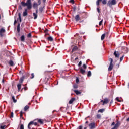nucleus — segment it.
<instances>
[{"mask_svg": "<svg viewBox=\"0 0 129 129\" xmlns=\"http://www.w3.org/2000/svg\"><path fill=\"white\" fill-rule=\"evenodd\" d=\"M101 102L103 103V105H104V104H107L109 102L108 99L105 98L104 100H101Z\"/></svg>", "mask_w": 129, "mask_h": 129, "instance_id": "7", "label": "nucleus"}, {"mask_svg": "<svg viewBox=\"0 0 129 129\" xmlns=\"http://www.w3.org/2000/svg\"><path fill=\"white\" fill-rule=\"evenodd\" d=\"M39 5H41V1H38Z\"/></svg>", "mask_w": 129, "mask_h": 129, "instance_id": "56", "label": "nucleus"}, {"mask_svg": "<svg viewBox=\"0 0 129 129\" xmlns=\"http://www.w3.org/2000/svg\"><path fill=\"white\" fill-rule=\"evenodd\" d=\"M104 38H105V34H103V35H102L101 38L102 41H103V40H104Z\"/></svg>", "mask_w": 129, "mask_h": 129, "instance_id": "23", "label": "nucleus"}, {"mask_svg": "<svg viewBox=\"0 0 129 129\" xmlns=\"http://www.w3.org/2000/svg\"><path fill=\"white\" fill-rule=\"evenodd\" d=\"M74 88H77L78 87V86L76 84L73 85Z\"/></svg>", "mask_w": 129, "mask_h": 129, "instance_id": "40", "label": "nucleus"}, {"mask_svg": "<svg viewBox=\"0 0 129 129\" xmlns=\"http://www.w3.org/2000/svg\"><path fill=\"white\" fill-rule=\"evenodd\" d=\"M83 68H84V69H86V65L85 64L83 65Z\"/></svg>", "mask_w": 129, "mask_h": 129, "instance_id": "44", "label": "nucleus"}, {"mask_svg": "<svg viewBox=\"0 0 129 129\" xmlns=\"http://www.w3.org/2000/svg\"><path fill=\"white\" fill-rule=\"evenodd\" d=\"M109 60L110 61V63L108 68V71H111L112 70V69L113 68V64H112V62H113V59H112V58H110Z\"/></svg>", "mask_w": 129, "mask_h": 129, "instance_id": "1", "label": "nucleus"}, {"mask_svg": "<svg viewBox=\"0 0 129 129\" xmlns=\"http://www.w3.org/2000/svg\"><path fill=\"white\" fill-rule=\"evenodd\" d=\"M28 15V10L27 9H25V11L23 12V17H26Z\"/></svg>", "mask_w": 129, "mask_h": 129, "instance_id": "15", "label": "nucleus"}, {"mask_svg": "<svg viewBox=\"0 0 129 129\" xmlns=\"http://www.w3.org/2000/svg\"><path fill=\"white\" fill-rule=\"evenodd\" d=\"M74 91L77 95H79V94H81V92H80L77 90H74Z\"/></svg>", "mask_w": 129, "mask_h": 129, "instance_id": "16", "label": "nucleus"}, {"mask_svg": "<svg viewBox=\"0 0 129 129\" xmlns=\"http://www.w3.org/2000/svg\"><path fill=\"white\" fill-rule=\"evenodd\" d=\"M79 129H82V126H79Z\"/></svg>", "mask_w": 129, "mask_h": 129, "instance_id": "54", "label": "nucleus"}, {"mask_svg": "<svg viewBox=\"0 0 129 129\" xmlns=\"http://www.w3.org/2000/svg\"><path fill=\"white\" fill-rule=\"evenodd\" d=\"M17 24V20H15L14 22V25H16Z\"/></svg>", "mask_w": 129, "mask_h": 129, "instance_id": "50", "label": "nucleus"}, {"mask_svg": "<svg viewBox=\"0 0 129 129\" xmlns=\"http://www.w3.org/2000/svg\"><path fill=\"white\" fill-rule=\"evenodd\" d=\"M118 126H119V123L117 122L116 124H115V126L111 129H117L118 128Z\"/></svg>", "mask_w": 129, "mask_h": 129, "instance_id": "11", "label": "nucleus"}, {"mask_svg": "<svg viewBox=\"0 0 129 129\" xmlns=\"http://www.w3.org/2000/svg\"><path fill=\"white\" fill-rule=\"evenodd\" d=\"M78 49V48L77 47V46H75L72 49V52H73V51H75V50H77Z\"/></svg>", "mask_w": 129, "mask_h": 129, "instance_id": "29", "label": "nucleus"}, {"mask_svg": "<svg viewBox=\"0 0 129 129\" xmlns=\"http://www.w3.org/2000/svg\"><path fill=\"white\" fill-rule=\"evenodd\" d=\"M116 100L117 101H118L119 102H120L121 101H120V100H119V97H117L116 98Z\"/></svg>", "mask_w": 129, "mask_h": 129, "instance_id": "47", "label": "nucleus"}, {"mask_svg": "<svg viewBox=\"0 0 129 129\" xmlns=\"http://www.w3.org/2000/svg\"><path fill=\"white\" fill-rule=\"evenodd\" d=\"M84 129H86V127H84Z\"/></svg>", "mask_w": 129, "mask_h": 129, "instance_id": "62", "label": "nucleus"}, {"mask_svg": "<svg viewBox=\"0 0 129 129\" xmlns=\"http://www.w3.org/2000/svg\"><path fill=\"white\" fill-rule=\"evenodd\" d=\"M33 125L37 126V125H38V123L33 122Z\"/></svg>", "mask_w": 129, "mask_h": 129, "instance_id": "45", "label": "nucleus"}, {"mask_svg": "<svg viewBox=\"0 0 129 129\" xmlns=\"http://www.w3.org/2000/svg\"><path fill=\"white\" fill-rule=\"evenodd\" d=\"M97 11L99 13V14H100V10L99 9V8H97Z\"/></svg>", "mask_w": 129, "mask_h": 129, "instance_id": "46", "label": "nucleus"}, {"mask_svg": "<svg viewBox=\"0 0 129 129\" xmlns=\"http://www.w3.org/2000/svg\"><path fill=\"white\" fill-rule=\"evenodd\" d=\"M33 125H34V121H31L28 125V128L32 129Z\"/></svg>", "mask_w": 129, "mask_h": 129, "instance_id": "8", "label": "nucleus"}, {"mask_svg": "<svg viewBox=\"0 0 129 129\" xmlns=\"http://www.w3.org/2000/svg\"><path fill=\"white\" fill-rule=\"evenodd\" d=\"M27 37H28V38H31V37H32V34L31 33H29L27 35Z\"/></svg>", "mask_w": 129, "mask_h": 129, "instance_id": "36", "label": "nucleus"}, {"mask_svg": "<svg viewBox=\"0 0 129 129\" xmlns=\"http://www.w3.org/2000/svg\"><path fill=\"white\" fill-rule=\"evenodd\" d=\"M82 64V62L81 61H80L78 63L79 67H80L81 66V64Z\"/></svg>", "mask_w": 129, "mask_h": 129, "instance_id": "42", "label": "nucleus"}, {"mask_svg": "<svg viewBox=\"0 0 129 129\" xmlns=\"http://www.w3.org/2000/svg\"><path fill=\"white\" fill-rule=\"evenodd\" d=\"M128 52V48L127 47H122L121 52L124 54H126Z\"/></svg>", "mask_w": 129, "mask_h": 129, "instance_id": "4", "label": "nucleus"}, {"mask_svg": "<svg viewBox=\"0 0 129 129\" xmlns=\"http://www.w3.org/2000/svg\"><path fill=\"white\" fill-rule=\"evenodd\" d=\"M21 41H22V42H24V41H25V36L22 35L21 37Z\"/></svg>", "mask_w": 129, "mask_h": 129, "instance_id": "21", "label": "nucleus"}, {"mask_svg": "<svg viewBox=\"0 0 129 129\" xmlns=\"http://www.w3.org/2000/svg\"><path fill=\"white\" fill-rule=\"evenodd\" d=\"M23 117V112L21 111L20 112V117Z\"/></svg>", "mask_w": 129, "mask_h": 129, "instance_id": "48", "label": "nucleus"}, {"mask_svg": "<svg viewBox=\"0 0 129 129\" xmlns=\"http://www.w3.org/2000/svg\"><path fill=\"white\" fill-rule=\"evenodd\" d=\"M87 76H88L89 77H90V76H91V71H89L87 74Z\"/></svg>", "mask_w": 129, "mask_h": 129, "instance_id": "27", "label": "nucleus"}, {"mask_svg": "<svg viewBox=\"0 0 129 129\" xmlns=\"http://www.w3.org/2000/svg\"><path fill=\"white\" fill-rule=\"evenodd\" d=\"M48 41H50V42H52V41H53V37L50 36L49 37H48Z\"/></svg>", "mask_w": 129, "mask_h": 129, "instance_id": "26", "label": "nucleus"}, {"mask_svg": "<svg viewBox=\"0 0 129 129\" xmlns=\"http://www.w3.org/2000/svg\"><path fill=\"white\" fill-rule=\"evenodd\" d=\"M2 83H5V80L3 79L2 81Z\"/></svg>", "mask_w": 129, "mask_h": 129, "instance_id": "52", "label": "nucleus"}, {"mask_svg": "<svg viewBox=\"0 0 129 129\" xmlns=\"http://www.w3.org/2000/svg\"><path fill=\"white\" fill-rule=\"evenodd\" d=\"M23 81H24V78H21L20 81H19V82L20 83H23Z\"/></svg>", "mask_w": 129, "mask_h": 129, "instance_id": "30", "label": "nucleus"}, {"mask_svg": "<svg viewBox=\"0 0 129 129\" xmlns=\"http://www.w3.org/2000/svg\"><path fill=\"white\" fill-rule=\"evenodd\" d=\"M98 118H99L100 117V115H97Z\"/></svg>", "mask_w": 129, "mask_h": 129, "instance_id": "57", "label": "nucleus"}, {"mask_svg": "<svg viewBox=\"0 0 129 129\" xmlns=\"http://www.w3.org/2000/svg\"><path fill=\"white\" fill-rule=\"evenodd\" d=\"M34 73H32V74H31V79H33V78H34Z\"/></svg>", "mask_w": 129, "mask_h": 129, "instance_id": "37", "label": "nucleus"}, {"mask_svg": "<svg viewBox=\"0 0 129 129\" xmlns=\"http://www.w3.org/2000/svg\"><path fill=\"white\" fill-rule=\"evenodd\" d=\"M20 129H24V125L23 124H21L20 125Z\"/></svg>", "mask_w": 129, "mask_h": 129, "instance_id": "39", "label": "nucleus"}, {"mask_svg": "<svg viewBox=\"0 0 129 129\" xmlns=\"http://www.w3.org/2000/svg\"><path fill=\"white\" fill-rule=\"evenodd\" d=\"M28 109H29V106L26 105L24 108V111H27V110H28Z\"/></svg>", "mask_w": 129, "mask_h": 129, "instance_id": "22", "label": "nucleus"}, {"mask_svg": "<svg viewBox=\"0 0 129 129\" xmlns=\"http://www.w3.org/2000/svg\"><path fill=\"white\" fill-rule=\"evenodd\" d=\"M12 99L13 100V102H14L15 103L17 102V100L15 99V96H12Z\"/></svg>", "mask_w": 129, "mask_h": 129, "instance_id": "28", "label": "nucleus"}, {"mask_svg": "<svg viewBox=\"0 0 129 129\" xmlns=\"http://www.w3.org/2000/svg\"><path fill=\"white\" fill-rule=\"evenodd\" d=\"M34 20H36L38 18V14L37 13H33V14Z\"/></svg>", "mask_w": 129, "mask_h": 129, "instance_id": "20", "label": "nucleus"}, {"mask_svg": "<svg viewBox=\"0 0 129 129\" xmlns=\"http://www.w3.org/2000/svg\"><path fill=\"white\" fill-rule=\"evenodd\" d=\"M76 83H78V82H79V79H78V78H76Z\"/></svg>", "mask_w": 129, "mask_h": 129, "instance_id": "41", "label": "nucleus"}, {"mask_svg": "<svg viewBox=\"0 0 129 129\" xmlns=\"http://www.w3.org/2000/svg\"><path fill=\"white\" fill-rule=\"evenodd\" d=\"M37 122H39V123H40V124H43V123H44V121L42 120V119H37Z\"/></svg>", "mask_w": 129, "mask_h": 129, "instance_id": "14", "label": "nucleus"}, {"mask_svg": "<svg viewBox=\"0 0 129 129\" xmlns=\"http://www.w3.org/2000/svg\"><path fill=\"white\" fill-rule=\"evenodd\" d=\"M113 103V100H111V102H110V104H112Z\"/></svg>", "mask_w": 129, "mask_h": 129, "instance_id": "55", "label": "nucleus"}, {"mask_svg": "<svg viewBox=\"0 0 129 129\" xmlns=\"http://www.w3.org/2000/svg\"><path fill=\"white\" fill-rule=\"evenodd\" d=\"M123 57H124V55H123L122 57L120 58V62H121V61L123 60Z\"/></svg>", "mask_w": 129, "mask_h": 129, "instance_id": "35", "label": "nucleus"}, {"mask_svg": "<svg viewBox=\"0 0 129 129\" xmlns=\"http://www.w3.org/2000/svg\"><path fill=\"white\" fill-rule=\"evenodd\" d=\"M26 6H27L28 10H31V9H32V3L31 2V0H27Z\"/></svg>", "mask_w": 129, "mask_h": 129, "instance_id": "3", "label": "nucleus"}, {"mask_svg": "<svg viewBox=\"0 0 129 129\" xmlns=\"http://www.w3.org/2000/svg\"><path fill=\"white\" fill-rule=\"evenodd\" d=\"M85 123H88V121H86Z\"/></svg>", "mask_w": 129, "mask_h": 129, "instance_id": "60", "label": "nucleus"}, {"mask_svg": "<svg viewBox=\"0 0 129 129\" xmlns=\"http://www.w3.org/2000/svg\"><path fill=\"white\" fill-rule=\"evenodd\" d=\"M89 127L90 129L95 128V123L92 122L89 124Z\"/></svg>", "mask_w": 129, "mask_h": 129, "instance_id": "5", "label": "nucleus"}, {"mask_svg": "<svg viewBox=\"0 0 129 129\" xmlns=\"http://www.w3.org/2000/svg\"><path fill=\"white\" fill-rule=\"evenodd\" d=\"M116 4V0H110L108 2V5L109 7L114 6Z\"/></svg>", "mask_w": 129, "mask_h": 129, "instance_id": "2", "label": "nucleus"}, {"mask_svg": "<svg viewBox=\"0 0 129 129\" xmlns=\"http://www.w3.org/2000/svg\"><path fill=\"white\" fill-rule=\"evenodd\" d=\"M36 14H38V10H36Z\"/></svg>", "mask_w": 129, "mask_h": 129, "instance_id": "58", "label": "nucleus"}, {"mask_svg": "<svg viewBox=\"0 0 129 129\" xmlns=\"http://www.w3.org/2000/svg\"><path fill=\"white\" fill-rule=\"evenodd\" d=\"M8 64H9L10 66H14V61H13V60H10L8 62Z\"/></svg>", "mask_w": 129, "mask_h": 129, "instance_id": "19", "label": "nucleus"}, {"mask_svg": "<svg viewBox=\"0 0 129 129\" xmlns=\"http://www.w3.org/2000/svg\"><path fill=\"white\" fill-rule=\"evenodd\" d=\"M5 127H6V125L1 126H0V128H1V129H5Z\"/></svg>", "mask_w": 129, "mask_h": 129, "instance_id": "38", "label": "nucleus"}, {"mask_svg": "<svg viewBox=\"0 0 129 129\" xmlns=\"http://www.w3.org/2000/svg\"><path fill=\"white\" fill-rule=\"evenodd\" d=\"M38 1H41V0H38Z\"/></svg>", "mask_w": 129, "mask_h": 129, "instance_id": "64", "label": "nucleus"}, {"mask_svg": "<svg viewBox=\"0 0 129 129\" xmlns=\"http://www.w3.org/2000/svg\"><path fill=\"white\" fill-rule=\"evenodd\" d=\"M114 55L116 58H119V53H118V52L115 51L114 52Z\"/></svg>", "mask_w": 129, "mask_h": 129, "instance_id": "10", "label": "nucleus"}, {"mask_svg": "<svg viewBox=\"0 0 129 129\" xmlns=\"http://www.w3.org/2000/svg\"><path fill=\"white\" fill-rule=\"evenodd\" d=\"M103 111H104V109H101L100 110H98V112H103Z\"/></svg>", "mask_w": 129, "mask_h": 129, "instance_id": "33", "label": "nucleus"}, {"mask_svg": "<svg viewBox=\"0 0 129 129\" xmlns=\"http://www.w3.org/2000/svg\"><path fill=\"white\" fill-rule=\"evenodd\" d=\"M102 4H103V5H106V4H107L106 1V0H103L102 1Z\"/></svg>", "mask_w": 129, "mask_h": 129, "instance_id": "34", "label": "nucleus"}, {"mask_svg": "<svg viewBox=\"0 0 129 129\" xmlns=\"http://www.w3.org/2000/svg\"><path fill=\"white\" fill-rule=\"evenodd\" d=\"M43 3H45V2H46V0H43Z\"/></svg>", "mask_w": 129, "mask_h": 129, "instance_id": "61", "label": "nucleus"}, {"mask_svg": "<svg viewBox=\"0 0 129 129\" xmlns=\"http://www.w3.org/2000/svg\"><path fill=\"white\" fill-rule=\"evenodd\" d=\"M128 86H129V83L128 84Z\"/></svg>", "mask_w": 129, "mask_h": 129, "instance_id": "63", "label": "nucleus"}, {"mask_svg": "<svg viewBox=\"0 0 129 129\" xmlns=\"http://www.w3.org/2000/svg\"><path fill=\"white\" fill-rule=\"evenodd\" d=\"M127 121H129V117L127 119Z\"/></svg>", "mask_w": 129, "mask_h": 129, "instance_id": "59", "label": "nucleus"}, {"mask_svg": "<svg viewBox=\"0 0 129 129\" xmlns=\"http://www.w3.org/2000/svg\"><path fill=\"white\" fill-rule=\"evenodd\" d=\"M102 23H103V19H102L101 21L99 22V26H101V25H102Z\"/></svg>", "mask_w": 129, "mask_h": 129, "instance_id": "31", "label": "nucleus"}, {"mask_svg": "<svg viewBox=\"0 0 129 129\" xmlns=\"http://www.w3.org/2000/svg\"><path fill=\"white\" fill-rule=\"evenodd\" d=\"M21 5H22V6H23V7H26V6H27V4H26V3H25V2H21Z\"/></svg>", "mask_w": 129, "mask_h": 129, "instance_id": "24", "label": "nucleus"}, {"mask_svg": "<svg viewBox=\"0 0 129 129\" xmlns=\"http://www.w3.org/2000/svg\"><path fill=\"white\" fill-rule=\"evenodd\" d=\"M38 7V4L37 3H34L33 4V8H37Z\"/></svg>", "mask_w": 129, "mask_h": 129, "instance_id": "32", "label": "nucleus"}, {"mask_svg": "<svg viewBox=\"0 0 129 129\" xmlns=\"http://www.w3.org/2000/svg\"><path fill=\"white\" fill-rule=\"evenodd\" d=\"M17 32H20V31L21 30L20 28V24H18V26H17Z\"/></svg>", "mask_w": 129, "mask_h": 129, "instance_id": "25", "label": "nucleus"}, {"mask_svg": "<svg viewBox=\"0 0 129 129\" xmlns=\"http://www.w3.org/2000/svg\"><path fill=\"white\" fill-rule=\"evenodd\" d=\"M80 72L82 74H85V70H83V69L80 68Z\"/></svg>", "mask_w": 129, "mask_h": 129, "instance_id": "17", "label": "nucleus"}, {"mask_svg": "<svg viewBox=\"0 0 129 129\" xmlns=\"http://www.w3.org/2000/svg\"><path fill=\"white\" fill-rule=\"evenodd\" d=\"M18 91H20L21 90V88H22V85L18 84L17 85Z\"/></svg>", "mask_w": 129, "mask_h": 129, "instance_id": "18", "label": "nucleus"}, {"mask_svg": "<svg viewBox=\"0 0 129 129\" xmlns=\"http://www.w3.org/2000/svg\"><path fill=\"white\" fill-rule=\"evenodd\" d=\"M115 123L114 122H113L112 123L111 126L115 125Z\"/></svg>", "mask_w": 129, "mask_h": 129, "instance_id": "51", "label": "nucleus"}, {"mask_svg": "<svg viewBox=\"0 0 129 129\" xmlns=\"http://www.w3.org/2000/svg\"><path fill=\"white\" fill-rule=\"evenodd\" d=\"M11 117H14V113H11Z\"/></svg>", "mask_w": 129, "mask_h": 129, "instance_id": "49", "label": "nucleus"}, {"mask_svg": "<svg viewBox=\"0 0 129 129\" xmlns=\"http://www.w3.org/2000/svg\"><path fill=\"white\" fill-rule=\"evenodd\" d=\"M74 101H75V98H72L69 101V104H72Z\"/></svg>", "mask_w": 129, "mask_h": 129, "instance_id": "9", "label": "nucleus"}, {"mask_svg": "<svg viewBox=\"0 0 129 129\" xmlns=\"http://www.w3.org/2000/svg\"><path fill=\"white\" fill-rule=\"evenodd\" d=\"M18 17L19 18L17 19V20L19 21L20 23H21L22 22V18L21 17V14L20 13H18Z\"/></svg>", "mask_w": 129, "mask_h": 129, "instance_id": "12", "label": "nucleus"}, {"mask_svg": "<svg viewBox=\"0 0 129 129\" xmlns=\"http://www.w3.org/2000/svg\"><path fill=\"white\" fill-rule=\"evenodd\" d=\"M70 3H71L73 5L74 4V0H70Z\"/></svg>", "mask_w": 129, "mask_h": 129, "instance_id": "43", "label": "nucleus"}, {"mask_svg": "<svg viewBox=\"0 0 129 129\" xmlns=\"http://www.w3.org/2000/svg\"><path fill=\"white\" fill-rule=\"evenodd\" d=\"M75 19L77 22H78V21H79V20H80V17L79 16V15H77L76 16Z\"/></svg>", "mask_w": 129, "mask_h": 129, "instance_id": "13", "label": "nucleus"}, {"mask_svg": "<svg viewBox=\"0 0 129 129\" xmlns=\"http://www.w3.org/2000/svg\"><path fill=\"white\" fill-rule=\"evenodd\" d=\"M6 32V30H5V29L4 28H1L0 30V36L1 37H3L4 36V33H5Z\"/></svg>", "mask_w": 129, "mask_h": 129, "instance_id": "6", "label": "nucleus"}, {"mask_svg": "<svg viewBox=\"0 0 129 129\" xmlns=\"http://www.w3.org/2000/svg\"><path fill=\"white\" fill-rule=\"evenodd\" d=\"M28 88L27 87H24V90H27Z\"/></svg>", "mask_w": 129, "mask_h": 129, "instance_id": "53", "label": "nucleus"}]
</instances>
